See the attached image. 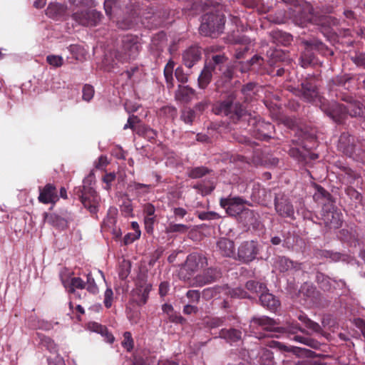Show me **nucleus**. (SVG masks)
Returning <instances> with one entry per match:
<instances>
[{
	"mask_svg": "<svg viewBox=\"0 0 365 365\" xmlns=\"http://www.w3.org/2000/svg\"><path fill=\"white\" fill-rule=\"evenodd\" d=\"M220 254L225 257L235 259V243L226 237H220L217 242Z\"/></svg>",
	"mask_w": 365,
	"mask_h": 365,
	"instance_id": "nucleus-15",
	"label": "nucleus"
},
{
	"mask_svg": "<svg viewBox=\"0 0 365 365\" xmlns=\"http://www.w3.org/2000/svg\"><path fill=\"white\" fill-rule=\"evenodd\" d=\"M113 292L110 288H107L105 292L104 304L106 308H110L112 305Z\"/></svg>",
	"mask_w": 365,
	"mask_h": 365,
	"instance_id": "nucleus-59",
	"label": "nucleus"
},
{
	"mask_svg": "<svg viewBox=\"0 0 365 365\" xmlns=\"http://www.w3.org/2000/svg\"><path fill=\"white\" fill-rule=\"evenodd\" d=\"M217 294V288L210 287L203 289L202 297L206 300H209Z\"/></svg>",
	"mask_w": 365,
	"mask_h": 365,
	"instance_id": "nucleus-57",
	"label": "nucleus"
},
{
	"mask_svg": "<svg viewBox=\"0 0 365 365\" xmlns=\"http://www.w3.org/2000/svg\"><path fill=\"white\" fill-rule=\"evenodd\" d=\"M352 59L357 66L365 68V53H360Z\"/></svg>",
	"mask_w": 365,
	"mask_h": 365,
	"instance_id": "nucleus-64",
	"label": "nucleus"
},
{
	"mask_svg": "<svg viewBox=\"0 0 365 365\" xmlns=\"http://www.w3.org/2000/svg\"><path fill=\"white\" fill-rule=\"evenodd\" d=\"M90 327H91V330L101 334L102 336H104V333H106V330L108 329L106 327L103 326L96 322L92 323L90 325Z\"/></svg>",
	"mask_w": 365,
	"mask_h": 365,
	"instance_id": "nucleus-60",
	"label": "nucleus"
},
{
	"mask_svg": "<svg viewBox=\"0 0 365 365\" xmlns=\"http://www.w3.org/2000/svg\"><path fill=\"white\" fill-rule=\"evenodd\" d=\"M274 207L277 213L283 217L293 218L294 210L289 199L284 195H278L274 199Z\"/></svg>",
	"mask_w": 365,
	"mask_h": 365,
	"instance_id": "nucleus-10",
	"label": "nucleus"
},
{
	"mask_svg": "<svg viewBox=\"0 0 365 365\" xmlns=\"http://www.w3.org/2000/svg\"><path fill=\"white\" fill-rule=\"evenodd\" d=\"M293 18L296 24L303 26L305 24L311 22L314 18V11L312 5L304 2L302 5L295 6Z\"/></svg>",
	"mask_w": 365,
	"mask_h": 365,
	"instance_id": "nucleus-9",
	"label": "nucleus"
},
{
	"mask_svg": "<svg viewBox=\"0 0 365 365\" xmlns=\"http://www.w3.org/2000/svg\"><path fill=\"white\" fill-rule=\"evenodd\" d=\"M201 58V51L197 46H191L182 53L184 64L187 68H192Z\"/></svg>",
	"mask_w": 365,
	"mask_h": 365,
	"instance_id": "nucleus-17",
	"label": "nucleus"
},
{
	"mask_svg": "<svg viewBox=\"0 0 365 365\" xmlns=\"http://www.w3.org/2000/svg\"><path fill=\"white\" fill-rule=\"evenodd\" d=\"M233 105L231 101H222L215 106V112L216 114L229 115L232 113Z\"/></svg>",
	"mask_w": 365,
	"mask_h": 365,
	"instance_id": "nucleus-31",
	"label": "nucleus"
},
{
	"mask_svg": "<svg viewBox=\"0 0 365 365\" xmlns=\"http://www.w3.org/2000/svg\"><path fill=\"white\" fill-rule=\"evenodd\" d=\"M139 121H140V119L138 118V117L137 115H131L129 116V118L127 120V123L123 126V129L126 130V129L130 128V129L134 130L135 124L138 123Z\"/></svg>",
	"mask_w": 365,
	"mask_h": 365,
	"instance_id": "nucleus-50",
	"label": "nucleus"
},
{
	"mask_svg": "<svg viewBox=\"0 0 365 365\" xmlns=\"http://www.w3.org/2000/svg\"><path fill=\"white\" fill-rule=\"evenodd\" d=\"M322 109L336 123H341L346 114H349L352 117L359 116L363 114V107L357 102L349 103L347 105L334 103L331 108L326 109L322 108Z\"/></svg>",
	"mask_w": 365,
	"mask_h": 365,
	"instance_id": "nucleus-1",
	"label": "nucleus"
},
{
	"mask_svg": "<svg viewBox=\"0 0 365 365\" xmlns=\"http://www.w3.org/2000/svg\"><path fill=\"white\" fill-rule=\"evenodd\" d=\"M259 91V87L253 83H247L242 89L245 101H251L255 99V96Z\"/></svg>",
	"mask_w": 365,
	"mask_h": 365,
	"instance_id": "nucleus-25",
	"label": "nucleus"
},
{
	"mask_svg": "<svg viewBox=\"0 0 365 365\" xmlns=\"http://www.w3.org/2000/svg\"><path fill=\"white\" fill-rule=\"evenodd\" d=\"M222 277V271L218 267H210L195 277V282L197 286L202 287L207 284L217 282Z\"/></svg>",
	"mask_w": 365,
	"mask_h": 365,
	"instance_id": "nucleus-8",
	"label": "nucleus"
},
{
	"mask_svg": "<svg viewBox=\"0 0 365 365\" xmlns=\"http://www.w3.org/2000/svg\"><path fill=\"white\" fill-rule=\"evenodd\" d=\"M300 293L306 299L309 300L314 304H319L322 298V294L313 285L307 283H304L302 286Z\"/></svg>",
	"mask_w": 365,
	"mask_h": 365,
	"instance_id": "nucleus-18",
	"label": "nucleus"
},
{
	"mask_svg": "<svg viewBox=\"0 0 365 365\" xmlns=\"http://www.w3.org/2000/svg\"><path fill=\"white\" fill-rule=\"evenodd\" d=\"M302 90L299 91L298 95H299L303 99L309 102H312L319 98V101H321L318 91L314 86L309 83H302Z\"/></svg>",
	"mask_w": 365,
	"mask_h": 365,
	"instance_id": "nucleus-19",
	"label": "nucleus"
},
{
	"mask_svg": "<svg viewBox=\"0 0 365 365\" xmlns=\"http://www.w3.org/2000/svg\"><path fill=\"white\" fill-rule=\"evenodd\" d=\"M297 319L302 322L305 327L312 330V331L317 333V334H322L323 329L322 327L317 322L312 321L310 319L307 314H305L304 312H301L298 316Z\"/></svg>",
	"mask_w": 365,
	"mask_h": 365,
	"instance_id": "nucleus-23",
	"label": "nucleus"
},
{
	"mask_svg": "<svg viewBox=\"0 0 365 365\" xmlns=\"http://www.w3.org/2000/svg\"><path fill=\"white\" fill-rule=\"evenodd\" d=\"M355 230H340L337 236L344 242H347L349 243H354V246L356 245V242H357V236L355 235Z\"/></svg>",
	"mask_w": 365,
	"mask_h": 365,
	"instance_id": "nucleus-32",
	"label": "nucleus"
},
{
	"mask_svg": "<svg viewBox=\"0 0 365 365\" xmlns=\"http://www.w3.org/2000/svg\"><path fill=\"white\" fill-rule=\"evenodd\" d=\"M86 289L89 292H91L92 294L97 293L98 290V287L95 282V280L91 273H88L87 274V287H86Z\"/></svg>",
	"mask_w": 365,
	"mask_h": 365,
	"instance_id": "nucleus-48",
	"label": "nucleus"
},
{
	"mask_svg": "<svg viewBox=\"0 0 365 365\" xmlns=\"http://www.w3.org/2000/svg\"><path fill=\"white\" fill-rule=\"evenodd\" d=\"M130 188L139 195H144L150 192L151 185L139 182H133L129 185Z\"/></svg>",
	"mask_w": 365,
	"mask_h": 365,
	"instance_id": "nucleus-36",
	"label": "nucleus"
},
{
	"mask_svg": "<svg viewBox=\"0 0 365 365\" xmlns=\"http://www.w3.org/2000/svg\"><path fill=\"white\" fill-rule=\"evenodd\" d=\"M168 319L170 322L180 324H185L187 323V320L185 318L182 317L181 315L177 314L176 313H171L169 314Z\"/></svg>",
	"mask_w": 365,
	"mask_h": 365,
	"instance_id": "nucleus-55",
	"label": "nucleus"
},
{
	"mask_svg": "<svg viewBox=\"0 0 365 365\" xmlns=\"http://www.w3.org/2000/svg\"><path fill=\"white\" fill-rule=\"evenodd\" d=\"M260 360L263 365H274L273 352L269 349H265L263 351Z\"/></svg>",
	"mask_w": 365,
	"mask_h": 365,
	"instance_id": "nucleus-38",
	"label": "nucleus"
},
{
	"mask_svg": "<svg viewBox=\"0 0 365 365\" xmlns=\"http://www.w3.org/2000/svg\"><path fill=\"white\" fill-rule=\"evenodd\" d=\"M117 25H118V28H120L121 29H123V30L130 29L133 28V26H134V21L131 19H122V20L118 21Z\"/></svg>",
	"mask_w": 365,
	"mask_h": 365,
	"instance_id": "nucleus-52",
	"label": "nucleus"
},
{
	"mask_svg": "<svg viewBox=\"0 0 365 365\" xmlns=\"http://www.w3.org/2000/svg\"><path fill=\"white\" fill-rule=\"evenodd\" d=\"M326 227L328 228H339L341 227V222L339 220V215L338 213H334L329 212L327 214L325 220Z\"/></svg>",
	"mask_w": 365,
	"mask_h": 365,
	"instance_id": "nucleus-33",
	"label": "nucleus"
},
{
	"mask_svg": "<svg viewBox=\"0 0 365 365\" xmlns=\"http://www.w3.org/2000/svg\"><path fill=\"white\" fill-rule=\"evenodd\" d=\"M315 255L317 257L331 258L335 261L339 260L341 257V255L339 253H334L328 250H319L316 252Z\"/></svg>",
	"mask_w": 365,
	"mask_h": 365,
	"instance_id": "nucleus-40",
	"label": "nucleus"
},
{
	"mask_svg": "<svg viewBox=\"0 0 365 365\" xmlns=\"http://www.w3.org/2000/svg\"><path fill=\"white\" fill-rule=\"evenodd\" d=\"M152 285L148 284L145 287H140V288L136 289L135 291V294L137 295V298L135 301L139 306H143L146 304L148 299L149 297V293L151 290Z\"/></svg>",
	"mask_w": 365,
	"mask_h": 365,
	"instance_id": "nucleus-24",
	"label": "nucleus"
},
{
	"mask_svg": "<svg viewBox=\"0 0 365 365\" xmlns=\"http://www.w3.org/2000/svg\"><path fill=\"white\" fill-rule=\"evenodd\" d=\"M46 61L53 67H60L63 65V59L61 56L48 55L46 57Z\"/></svg>",
	"mask_w": 365,
	"mask_h": 365,
	"instance_id": "nucleus-44",
	"label": "nucleus"
},
{
	"mask_svg": "<svg viewBox=\"0 0 365 365\" xmlns=\"http://www.w3.org/2000/svg\"><path fill=\"white\" fill-rule=\"evenodd\" d=\"M69 3L76 7H93L95 6L93 0H68Z\"/></svg>",
	"mask_w": 365,
	"mask_h": 365,
	"instance_id": "nucleus-47",
	"label": "nucleus"
},
{
	"mask_svg": "<svg viewBox=\"0 0 365 365\" xmlns=\"http://www.w3.org/2000/svg\"><path fill=\"white\" fill-rule=\"evenodd\" d=\"M225 59L223 55H215L212 56V62L205 64L198 77L199 88L205 89L208 86L211 81L212 73H217V70H222Z\"/></svg>",
	"mask_w": 365,
	"mask_h": 365,
	"instance_id": "nucleus-5",
	"label": "nucleus"
},
{
	"mask_svg": "<svg viewBox=\"0 0 365 365\" xmlns=\"http://www.w3.org/2000/svg\"><path fill=\"white\" fill-rule=\"evenodd\" d=\"M86 283L80 277H73L71 280V288L69 292L74 293L75 289H84Z\"/></svg>",
	"mask_w": 365,
	"mask_h": 365,
	"instance_id": "nucleus-43",
	"label": "nucleus"
},
{
	"mask_svg": "<svg viewBox=\"0 0 365 365\" xmlns=\"http://www.w3.org/2000/svg\"><path fill=\"white\" fill-rule=\"evenodd\" d=\"M351 139L353 140V138L348 134L343 133L342 135H341L339 140L340 148H344V150L347 149V151H348L349 150V145L348 144L347 148H346V142L347 140L349 143Z\"/></svg>",
	"mask_w": 365,
	"mask_h": 365,
	"instance_id": "nucleus-58",
	"label": "nucleus"
},
{
	"mask_svg": "<svg viewBox=\"0 0 365 365\" xmlns=\"http://www.w3.org/2000/svg\"><path fill=\"white\" fill-rule=\"evenodd\" d=\"M207 265V259L205 256L198 254L192 253L189 255L183 265V269L192 274L197 272L200 267H204Z\"/></svg>",
	"mask_w": 365,
	"mask_h": 365,
	"instance_id": "nucleus-12",
	"label": "nucleus"
},
{
	"mask_svg": "<svg viewBox=\"0 0 365 365\" xmlns=\"http://www.w3.org/2000/svg\"><path fill=\"white\" fill-rule=\"evenodd\" d=\"M220 206L226 210L231 216H236L245 210L244 200L240 197H227L220 199Z\"/></svg>",
	"mask_w": 365,
	"mask_h": 365,
	"instance_id": "nucleus-11",
	"label": "nucleus"
},
{
	"mask_svg": "<svg viewBox=\"0 0 365 365\" xmlns=\"http://www.w3.org/2000/svg\"><path fill=\"white\" fill-rule=\"evenodd\" d=\"M195 93V90L189 86H179L176 91V97L180 101L187 102L191 100Z\"/></svg>",
	"mask_w": 365,
	"mask_h": 365,
	"instance_id": "nucleus-26",
	"label": "nucleus"
},
{
	"mask_svg": "<svg viewBox=\"0 0 365 365\" xmlns=\"http://www.w3.org/2000/svg\"><path fill=\"white\" fill-rule=\"evenodd\" d=\"M123 348L128 351H130L134 346V341L132 338V334L130 331H125L123 334V340L121 342Z\"/></svg>",
	"mask_w": 365,
	"mask_h": 365,
	"instance_id": "nucleus-39",
	"label": "nucleus"
},
{
	"mask_svg": "<svg viewBox=\"0 0 365 365\" xmlns=\"http://www.w3.org/2000/svg\"><path fill=\"white\" fill-rule=\"evenodd\" d=\"M225 19L222 15L207 13L202 16L200 32L204 36H217L222 32Z\"/></svg>",
	"mask_w": 365,
	"mask_h": 365,
	"instance_id": "nucleus-2",
	"label": "nucleus"
},
{
	"mask_svg": "<svg viewBox=\"0 0 365 365\" xmlns=\"http://www.w3.org/2000/svg\"><path fill=\"white\" fill-rule=\"evenodd\" d=\"M175 67V62L173 60H169L164 68V76L168 88L174 87L173 82V71Z\"/></svg>",
	"mask_w": 365,
	"mask_h": 365,
	"instance_id": "nucleus-27",
	"label": "nucleus"
},
{
	"mask_svg": "<svg viewBox=\"0 0 365 365\" xmlns=\"http://www.w3.org/2000/svg\"><path fill=\"white\" fill-rule=\"evenodd\" d=\"M294 340L299 343L304 344L311 348L317 349L319 346V343L312 338L304 337L302 336H295Z\"/></svg>",
	"mask_w": 365,
	"mask_h": 365,
	"instance_id": "nucleus-37",
	"label": "nucleus"
},
{
	"mask_svg": "<svg viewBox=\"0 0 365 365\" xmlns=\"http://www.w3.org/2000/svg\"><path fill=\"white\" fill-rule=\"evenodd\" d=\"M163 253V250L162 248L157 249L155 252H153L150 256V260L148 262V264L150 266H153L154 264L161 257Z\"/></svg>",
	"mask_w": 365,
	"mask_h": 365,
	"instance_id": "nucleus-51",
	"label": "nucleus"
},
{
	"mask_svg": "<svg viewBox=\"0 0 365 365\" xmlns=\"http://www.w3.org/2000/svg\"><path fill=\"white\" fill-rule=\"evenodd\" d=\"M298 331L305 333L306 330L302 328L299 324L294 322H287L284 326H279L278 332L277 333H289V334H296Z\"/></svg>",
	"mask_w": 365,
	"mask_h": 365,
	"instance_id": "nucleus-29",
	"label": "nucleus"
},
{
	"mask_svg": "<svg viewBox=\"0 0 365 365\" xmlns=\"http://www.w3.org/2000/svg\"><path fill=\"white\" fill-rule=\"evenodd\" d=\"M250 323L254 327H261L264 331L278 332L279 322L267 316H254Z\"/></svg>",
	"mask_w": 365,
	"mask_h": 365,
	"instance_id": "nucleus-13",
	"label": "nucleus"
},
{
	"mask_svg": "<svg viewBox=\"0 0 365 365\" xmlns=\"http://www.w3.org/2000/svg\"><path fill=\"white\" fill-rule=\"evenodd\" d=\"M140 43L135 36L127 35L122 39V46L117 51L115 58L118 61L124 63L134 59L138 54Z\"/></svg>",
	"mask_w": 365,
	"mask_h": 365,
	"instance_id": "nucleus-3",
	"label": "nucleus"
},
{
	"mask_svg": "<svg viewBox=\"0 0 365 365\" xmlns=\"http://www.w3.org/2000/svg\"><path fill=\"white\" fill-rule=\"evenodd\" d=\"M278 263L281 272H286L292 269L298 270L300 269L301 265V264L294 262L286 257H279Z\"/></svg>",
	"mask_w": 365,
	"mask_h": 365,
	"instance_id": "nucleus-28",
	"label": "nucleus"
},
{
	"mask_svg": "<svg viewBox=\"0 0 365 365\" xmlns=\"http://www.w3.org/2000/svg\"><path fill=\"white\" fill-rule=\"evenodd\" d=\"M316 281L319 287L327 292H330L332 289V285L330 279L322 272H317L316 274Z\"/></svg>",
	"mask_w": 365,
	"mask_h": 365,
	"instance_id": "nucleus-35",
	"label": "nucleus"
},
{
	"mask_svg": "<svg viewBox=\"0 0 365 365\" xmlns=\"http://www.w3.org/2000/svg\"><path fill=\"white\" fill-rule=\"evenodd\" d=\"M81 193L80 198L84 207L91 214H96L98 210L101 198L92 186L91 178L88 177L83 180Z\"/></svg>",
	"mask_w": 365,
	"mask_h": 365,
	"instance_id": "nucleus-4",
	"label": "nucleus"
},
{
	"mask_svg": "<svg viewBox=\"0 0 365 365\" xmlns=\"http://www.w3.org/2000/svg\"><path fill=\"white\" fill-rule=\"evenodd\" d=\"M272 128L273 126L271 123L258 121L256 125V133H255V135L258 139L266 140L270 137L267 131Z\"/></svg>",
	"mask_w": 365,
	"mask_h": 365,
	"instance_id": "nucleus-22",
	"label": "nucleus"
},
{
	"mask_svg": "<svg viewBox=\"0 0 365 365\" xmlns=\"http://www.w3.org/2000/svg\"><path fill=\"white\" fill-rule=\"evenodd\" d=\"M218 337L224 339L230 343H235L242 339V331L234 328L222 329L219 331Z\"/></svg>",
	"mask_w": 365,
	"mask_h": 365,
	"instance_id": "nucleus-20",
	"label": "nucleus"
},
{
	"mask_svg": "<svg viewBox=\"0 0 365 365\" xmlns=\"http://www.w3.org/2000/svg\"><path fill=\"white\" fill-rule=\"evenodd\" d=\"M274 37L280 38L279 41L284 45H288L292 41V36L290 34L282 31L276 32Z\"/></svg>",
	"mask_w": 365,
	"mask_h": 365,
	"instance_id": "nucleus-45",
	"label": "nucleus"
},
{
	"mask_svg": "<svg viewBox=\"0 0 365 365\" xmlns=\"http://www.w3.org/2000/svg\"><path fill=\"white\" fill-rule=\"evenodd\" d=\"M259 302L262 307L272 312H275L281 304L278 298L267 291L263 292L260 294Z\"/></svg>",
	"mask_w": 365,
	"mask_h": 365,
	"instance_id": "nucleus-16",
	"label": "nucleus"
},
{
	"mask_svg": "<svg viewBox=\"0 0 365 365\" xmlns=\"http://www.w3.org/2000/svg\"><path fill=\"white\" fill-rule=\"evenodd\" d=\"M131 264L129 261L123 260L120 264V269L119 271V277L121 279H125L130 272Z\"/></svg>",
	"mask_w": 365,
	"mask_h": 365,
	"instance_id": "nucleus-42",
	"label": "nucleus"
},
{
	"mask_svg": "<svg viewBox=\"0 0 365 365\" xmlns=\"http://www.w3.org/2000/svg\"><path fill=\"white\" fill-rule=\"evenodd\" d=\"M259 250L257 242L254 240L245 241L239 246L235 259L244 264H249L257 258Z\"/></svg>",
	"mask_w": 365,
	"mask_h": 365,
	"instance_id": "nucleus-6",
	"label": "nucleus"
},
{
	"mask_svg": "<svg viewBox=\"0 0 365 365\" xmlns=\"http://www.w3.org/2000/svg\"><path fill=\"white\" fill-rule=\"evenodd\" d=\"M175 76L177 80L182 83H186L188 80L187 75L184 73V71L181 67H178L175 69Z\"/></svg>",
	"mask_w": 365,
	"mask_h": 365,
	"instance_id": "nucleus-53",
	"label": "nucleus"
},
{
	"mask_svg": "<svg viewBox=\"0 0 365 365\" xmlns=\"http://www.w3.org/2000/svg\"><path fill=\"white\" fill-rule=\"evenodd\" d=\"M199 217L202 220H209L219 218V215L214 212H207L200 213Z\"/></svg>",
	"mask_w": 365,
	"mask_h": 365,
	"instance_id": "nucleus-61",
	"label": "nucleus"
},
{
	"mask_svg": "<svg viewBox=\"0 0 365 365\" xmlns=\"http://www.w3.org/2000/svg\"><path fill=\"white\" fill-rule=\"evenodd\" d=\"M48 365H65L62 357L58 354H53L48 357Z\"/></svg>",
	"mask_w": 365,
	"mask_h": 365,
	"instance_id": "nucleus-56",
	"label": "nucleus"
},
{
	"mask_svg": "<svg viewBox=\"0 0 365 365\" xmlns=\"http://www.w3.org/2000/svg\"><path fill=\"white\" fill-rule=\"evenodd\" d=\"M103 15L96 10L73 11L71 18L78 24L83 26H96L101 21Z\"/></svg>",
	"mask_w": 365,
	"mask_h": 365,
	"instance_id": "nucleus-7",
	"label": "nucleus"
},
{
	"mask_svg": "<svg viewBox=\"0 0 365 365\" xmlns=\"http://www.w3.org/2000/svg\"><path fill=\"white\" fill-rule=\"evenodd\" d=\"M245 287L249 291L253 293H260V294L265 291L267 288L265 284L255 280H249L245 284Z\"/></svg>",
	"mask_w": 365,
	"mask_h": 365,
	"instance_id": "nucleus-34",
	"label": "nucleus"
},
{
	"mask_svg": "<svg viewBox=\"0 0 365 365\" xmlns=\"http://www.w3.org/2000/svg\"><path fill=\"white\" fill-rule=\"evenodd\" d=\"M207 172V169L205 167H197L191 169L188 173V175L191 178H200L204 176Z\"/></svg>",
	"mask_w": 365,
	"mask_h": 365,
	"instance_id": "nucleus-41",
	"label": "nucleus"
},
{
	"mask_svg": "<svg viewBox=\"0 0 365 365\" xmlns=\"http://www.w3.org/2000/svg\"><path fill=\"white\" fill-rule=\"evenodd\" d=\"M66 11V7L61 4H50L46 10V14L50 18L59 19L63 16Z\"/></svg>",
	"mask_w": 365,
	"mask_h": 365,
	"instance_id": "nucleus-21",
	"label": "nucleus"
},
{
	"mask_svg": "<svg viewBox=\"0 0 365 365\" xmlns=\"http://www.w3.org/2000/svg\"><path fill=\"white\" fill-rule=\"evenodd\" d=\"M41 344L46 346L50 351L56 352V345L49 337H44L41 339Z\"/></svg>",
	"mask_w": 365,
	"mask_h": 365,
	"instance_id": "nucleus-54",
	"label": "nucleus"
},
{
	"mask_svg": "<svg viewBox=\"0 0 365 365\" xmlns=\"http://www.w3.org/2000/svg\"><path fill=\"white\" fill-rule=\"evenodd\" d=\"M290 351H292L297 357L304 359L306 349L294 346L290 349Z\"/></svg>",
	"mask_w": 365,
	"mask_h": 365,
	"instance_id": "nucleus-63",
	"label": "nucleus"
},
{
	"mask_svg": "<svg viewBox=\"0 0 365 365\" xmlns=\"http://www.w3.org/2000/svg\"><path fill=\"white\" fill-rule=\"evenodd\" d=\"M186 296L193 302H198L200 298V292L198 290H189Z\"/></svg>",
	"mask_w": 365,
	"mask_h": 365,
	"instance_id": "nucleus-62",
	"label": "nucleus"
},
{
	"mask_svg": "<svg viewBox=\"0 0 365 365\" xmlns=\"http://www.w3.org/2000/svg\"><path fill=\"white\" fill-rule=\"evenodd\" d=\"M225 322V317H206L203 319L205 327L213 329L222 327Z\"/></svg>",
	"mask_w": 365,
	"mask_h": 365,
	"instance_id": "nucleus-30",
	"label": "nucleus"
},
{
	"mask_svg": "<svg viewBox=\"0 0 365 365\" xmlns=\"http://www.w3.org/2000/svg\"><path fill=\"white\" fill-rule=\"evenodd\" d=\"M58 200L56 187L52 184H47L42 189L40 188L38 200L44 204L55 202Z\"/></svg>",
	"mask_w": 365,
	"mask_h": 365,
	"instance_id": "nucleus-14",
	"label": "nucleus"
},
{
	"mask_svg": "<svg viewBox=\"0 0 365 365\" xmlns=\"http://www.w3.org/2000/svg\"><path fill=\"white\" fill-rule=\"evenodd\" d=\"M94 95V88L92 86L86 84L83 88V99L90 101Z\"/></svg>",
	"mask_w": 365,
	"mask_h": 365,
	"instance_id": "nucleus-46",
	"label": "nucleus"
},
{
	"mask_svg": "<svg viewBox=\"0 0 365 365\" xmlns=\"http://www.w3.org/2000/svg\"><path fill=\"white\" fill-rule=\"evenodd\" d=\"M133 233H128L125 235L123 241L125 245H128L133 242L135 240L138 239L140 236V230H134Z\"/></svg>",
	"mask_w": 365,
	"mask_h": 365,
	"instance_id": "nucleus-49",
	"label": "nucleus"
}]
</instances>
